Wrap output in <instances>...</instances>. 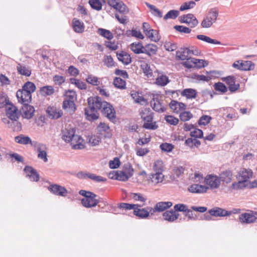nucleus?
<instances>
[{
    "label": "nucleus",
    "instance_id": "f257e3e1",
    "mask_svg": "<svg viewBox=\"0 0 257 257\" xmlns=\"http://www.w3.org/2000/svg\"><path fill=\"white\" fill-rule=\"evenodd\" d=\"M88 106L85 108L86 118L88 120H94L98 118V110L102 109L103 115L109 119L115 118V111L112 105L106 101H102L100 97H90L88 98Z\"/></svg>",
    "mask_w": 257,
    "mask_h": 257
},
{
    "label": "nucleus",
    "instance_id": "f03ea898",
    "mask_svg": "<svg viewBox=\"0 0 257 257\" xmlns=\"http://www.w3.org/2000/svg\"><path fill=\"white\" fill-rule=\"evenodd\" d=\"M62 138L66 143H70L73 149H82L84 148L83 140L75 134L74 128H66L62 131Z\"/></svg>",
    "mask_w": 257,
    "mask_h": 257
},
{
    "label": "nucleus",
    "instance_id": "7ed1b4c3",
    "mask_svg": "<svg viewBox=\"0 0 257 257\" xmlns=\"http://www.w3.org/2000/svg\"><path fill=\"white\" fill-rule=\"evenodd\" d=\"M219 12L216 8L210 9L205 16L201 25L203 28H208L212 26L217 20Z\"/></svg>",
    "mask_w": 257,
    "mask_h": 257
},
{
    "label": "nucleus",
    "instance_id": "20e7f679",
    "mask_svg": "<svg viewBox=\"0 0 257 257\" xmlns=\"http://www.w3.org/2000/svg\"><path fill=\"white\" fill-rule=\"evenodd\" d=\"M33 147L38 153V158L43 160L45 163L47 162L48 160L47 158V148L46 146L44 144L38 143L37 142H34Z\"/></svg>",
    "mask_w": 257,
    "mask_h": 257
},
{
    "label": "nucleus",
    "instance_id": "39448f33",
    "mask_svg": "<svg viewBox=\"0 0 257 257\" xmlns=\"http://www.w3.org/2000/svg\"><path fill=\"white\" fill-rule=\"evenodd\" d=\"M254 64L250 61H236L232 64V67L239 70L249 71L254 69Z\"/></svg>",
    "mask_w": 257,
    "mask_h": 257
},
{
    "label": "nucleus",
    "instance_id": "423d86ee",
    "mask_svg": "<svg viewBox=\"0 0 257 257\" xmlns=\"http://www.w3.org/2000/svg\"><path fill=\"white\" fill-rule=\"evenodd\" d=\"M141 206L136 204L134 208V214L141 219H145L149 216L150 212L152 211L153 208L147 207L145 208H141Z\"/></svg>",
    "mask_w": 257,
    "mask_h": 257
},
{
    "label": "nucleus",
    "instance_id": "0eeeda50",
    "mask_svg": "<svg viewBox=\"0 0 257 257\" xmlns=\"http://www.w3.org/2000/svg\"><path fill=\"white\" fill-rule=\"evenodd\" d=\"M16 96L19 102L23 104H28L32 100V95L28 90L20 89L17 92Z\"/></svg>",
    "mask_w": 257,
    "mask_h": 257
},
{
    "label": "nucleus",
    "instance_id": "6e6552de",
    "mask_svg": "<svg viewBox=\"0 0 257 257\" xmlns=\"http://www.w3.org/2000/svg\"><path fill=\"white\" fill-rule=\"evenodd\" d=\"M179 21L181 23H186L191 28L195 27L198 24V21L192 14L183 15L179 17Z\"/></svg>",
    "mask_w": 257,
    "mask_h": 257
},
{
    "label": "nucleus",
    "instance_id": "1a4fd4ad",
    "mask_svg": "<svg viewBox=\"0 0 257 257\" xmlns=\"http://www.w3.org/2000/svg\"><path fill=\"white\" fill-rule=\"evenodd\" d=\"M204 182L210 189H213L219 187L220 179L216 175H208L205 178Z\"/></svg>",
    "mask_w": 257,
    "mask_h": 257
},
{
    "label": "nucleus",
    "instance_id": "9d476101",
    "mask_svg": "<svg viewBox=\"0 0 257 257\" xmlns=\"http://www.w3.org/2000/svg\"><path fill=\"white\" fill-rule=\"evenodd\" d=\"M97 196L94 194L92 193V195H89L86 198H83L81 199V202L82 205L86 208H91L92 207L96 206L99 202V200H96Z\"/></svg>",
    "mask_w": 257,
    "mask_h": 257
},
{
    "label": "nucleus",
    "instance_id": "9b49d317",
    "mask_svg": "<svg viewBox=\"0 0 257 257\" xmlns=\"http://www.w3.org/2000/svg\"><path fill=\"white\" fill-rule=\"evenodd\" d=\"M109 6L121 14H125L128 10L126 6L120 0H107Z\"/></svg>",
    "mask_w": 257,
    "mask_h": 257
},
{
    "label": "nucleus",
    "instance_id": "f8f14e48",
    "mask_svg": "<svg viewBox=\"0 0 257 257\" xmlns=\"http://www.w3.org/2000/svg\"><path fill=\"white\" fill-rule=\"evenodd\" d=\"M252 176V171L251 169L242 168L237 172L236 178L237 179H240L247 183Z\"/></svg>",
    "mask_w": 257,
    "mask_h": 257
},
{
    "label": "nucleus",
    "instance_id": "ddd939ff",
    "mask_svg": "<svg viewBox=\"0 0 257 257\" xmlns=\"http://www.w3.org/2000/svg\"><path fill=\"white\" fill-rule=\"evenodd\" d=\"M48 189L53 194L60 196L65 197L68 193L67 190L64 187L57 184L50 185Z\"/></svg>",
    "mask_w": 257,
    "mask_h": 257
},
{
    "label": "nucleus",
    "instance_id": "4468645a",
    "mask_svg": "<svg viewBox=\"0 0 257 257\" xmlns=\"http://www.w3.org/2000/svg\"><path fill=\"white\" fill-rule=\"evenodd\" d=\"M208 213L212 216L215 217H225L231 214V211H228L224 209L217 207L210 209Z\"/></svg>",
    "mask_w": 257,
    "mask_h": 257
},
{
    "label": "nucleus",
    "instance_id": "2eb2a0df",
    "mask_svg": "<svg viewBox=\"0 0 257 257\" xmlns=\"http://www.w3.org/2000/svg\"><path fill=\"white\" fill-rule=\"evenodd\" d=\"M172 94L180 92L182 96L186 97L187 99L195 98L197 96V91L195 89L192 88H186L180 91L179 90H172L171 91Z\"/></svg>",
    "mask_w": 257,
    "mask_h": 257
},
{
    "label": "nucleus",
    "instance_id": "dca6fc26",
    "mask_svg": "<svg viewBox=\"0 0 257 257\" xmlns=\"http://www.w3.org/2000/svg\"><path fill=\"white\" fill-rule=\"evenodd\" d=\"M153 119V117L151 112L146 116H144L143 120L145 122L143 124V127L152 130L157 129L158 126L156 125V122H152Z\"/></svg>",
    "mask_w": 257,
    "mask_h": 257
},
{
    "label": "nucleus",
    "instance_id": "f3484780",
    "mask_svg": "<svg viewBox=\"0 0 257 257\" xmlns=\"http://www.w3.org/2000/svg\"><path fill=\"white\" fill-rule=\"evenodd\" d=\"M256 217L254 216L251 212L243 213L239 216V220L242 223L250 224L254 222L256 220Z\"/></svg>",
    "mask_w": 257,
    "mask_h": 257
},
{
    "label": "nucleus",
    "instance_id": "a211bd4d",
    "mask_svg": "<svg viewBox=\"0 0 257 257\" xmlns=\"http://www.w3.org/2000/svg\"><path fill=\"white\" fill-rule=\"evenodd\" d=\"M48 117L51 119H58L60 117L63 112L61 109L54 106H49L46 110Z\"/></svg>",
    "mask_w": 257,
    "mask_h": 257
},
{
    "label": "nucleus",
    "instance_id": "6ab92c4d",
    "mask_svg": "<svg viewBox=\"0 0 257 257\" xmlns=\"http://www.w3.org/2000/svg\"><path fill=\"white\" fill-rule=\"evenodd\" d=\"M118 60L124 65H128L132 62V58L126 52L121 51L116 53Z\"/></svg>",
    "mask_w": 257,
    "mask_h": 257
},
{
    "label": "nucleus",
    "instance_id": "aec40b11",
    "mask_svg": "<svg viewBox=\"0 0 257 257\" xmlns=\"http://www.w3.org/2000/svg\"><path fill=\"white\" fill-rule=\"evenodd\" d=\"M7 116L12 120H17L19 117L18 115V109L13 104H9L6 109Z\"/></svg>",
    "mask_w": 257,
    "mask_h": 257
},
{
    "label": "nucleus",
    "instance_id": "412c9836",
    "mask_svg": "<svg viewBox=\"0 0 257 257\" xmlns=\"http://www.w3.org/2000/svg\"><path fill=\"white\" fill-rule=\"evenodd\" d=\"M173 205V203L170 201L167 202H159L156 204L152 211L153 212H163L165 210L171 207Z\"/></svg>",
    "mask_w": 257,
    "mask_h": 257
},
{
    "label": "nucleus",
    "instance_id": "4be33fe9",
    "mask_svg": "<svg viewBox=\"0 0 257 257\" xmlns=\"http://www.w3.org/2000/svg\"><path fill=\"white\" fill-rule=\"evenodd\" d=\"M208 189V187L204 185L193 184L188 187V190L193 193H202L206 192Z\"/></svg>",
    "mask_w": 257,
    "mask_h": 257
},
{
    "label": "nucleus",
    "instance_id": "5701e85b",
    "mask_svg": "<svg viewBox=\"0 0 257 257\" xmlns=\"http://www.w3.org/2000/svg\"><path fill=\"white\" fill-rule=\"evenodd\" d=\"M170 108L174 113H178L180 111L185 110L186 105L182 102H179L176 100H172L169 104Z\"/></svg>",
    "mask_w": 257,
    "mask_h": 257
},
{
    "label": "nucleus",
    "instance_id": "b1692460",
    "mask_svg": "<svg viewBox=\"0 0 257 257\" xmlns=\"http://www.w3.org/2000/svg\"><path fill=\"white\" fill-rule=\"evenodd\" d=\"M179 214L175 212L174 210L171 209L165 211L163 214L164 220L169 222H173L179 217Z\"/></svg>",
    "mask_w": 257,
    "mask_h": 257
},
{
    "label": "nucleus",
    "instance_id": "393cba45",
    "mask_svg": "<svg viewBox=\"0 0 257 257\" xmlns=\"http://www.w3.org/2000/svg\"><path fill=\"white\" fill-rule=\"evenodd\" d=\"M63 108L70 113H73L76 110L74 101L70 100H64L63 102Z\"/></svg>",
    "mask_w": 257,
    "mask_h": 257
},
{
    "label": "nucleus",
    "instance_id": "a878e982",
    "mask_svg": "<svg viewBox=\"0 0 257 257\" xmlns=\"http://www.w3.org/2000/svg\"><path fill=\"white\" fill-rule=\"evenodd\" d=\"M15 141L16 143L26 145L28 144H31L32 146H33V144L34 142H32L31 138L28 136H26L24 135H20L18 136H16L15 138Z\"/></svg>",
    "mask_w": 257,
    "mask_h": 257
},
{
    "label": "nucleus",
    "instance_id": "bb28decb",
    "mask_svg": "<svg viewBox=\"0 0 257 257\" xmlns=\"http://www.w3.org/2000/svg\"><path fill=\"white\" fill-rule=\"evenodd\" d=\"M151 105L152 108L156 111L163 112L165 111V107L158 98H154L151 101Z\"/></svg>",
    "mask_w": 257,
    "mask_h": 257
},
{
    "label": "nucleus",
    "instance_id": "cd10ccee",
    "mask_svg": "<svg viewBox=\"0 0 257 257\" xmlns=\"http://www.w3.org/2000/svg\"><path fill=\"white\" fill-rule=\"evenodd\" d=\"M72 27L74 31L78 33H82L85 28L83 23L76 18H74L72 20Z\"/></svg>",
    "mask_w": 257,
    "mask_h": 257
},
{
    "label": "nucleus",
    "instance_id": "c85d7f7f",
    "mask_svg": "<svg viewBox=\"0 0 257 257\" xmlns=\"http://www.w3.org/2000/svg\"><path fill=\"white\" fill-rule=\"evenodd\" d=\"M232 177V172L229 170H226L220 173L219 179L223 182L229 183L231 181Z\"/></svg>",
    "mask_w": 257,
    "mask_h": 257
},
{
    "label": "nucleus",
    "instance_id": "c756f323",
    "mask_svg": "<svg viewBox=\"0 0 257 257\" xmlns=\"http://www.w3.org/2000/svg\"><path fill=\"white\" fill-rule=\"evenodd\" d=\"M164 178V175L163 173L155 172L150 175V179L151 182L156 185L159 183H161Z\"/></svg>",
    "mask_w": 257,
    "mask_h": 257
},
{
    "label": "nucleus",
    "instance_id": "7c9ffc66",
    "mask_svg": "<svg viewBox=\"0 0 257 257\" xmlns=\"http://www.w3.org/2000/svg\"><path fill=\"white\" fill-rule=\"evenodd\" d=\"M113 176L110 178L112 179L117 180L121 181H126L130 178L129 176L123 171H117L112 173Z\"/></svg>",
    "mask_w": 257,
    "mask_h": 257
},
{
    "label": "nucleus",
    "instance_id": "2f4dec72",
    "mask_svg": "<svg viewBox=\"0 0 257 257\" xmlns=\"http://www.w3.org/2000/svg\"><path fill=\"white\" fill-rule=\"evenodd\" d=\"M23 111L24 117L26 118L30 119L32 118L34 115L35 109L33 106L28 104H23Z\"/></svg>",
    "mask_w": 257,
    "mask_h": 257
},
{
    "label": "nucleus",
    "instance_id": "473e14b6",
    "mask_svg": "<svg viewBox=\"0 0 257 257\" xmlns=\"http://www.w3.org/2000/svg\"><path fill=\"white\" fill-rule=\"evenodd\" d=\"M169 82L168 77L163 74H159L156 80V83L159 86H164Z\"/></svg>",
    "mask_w": 257,
    "mask_h": 257
},
{
    "label": "nucleus",
    "instance_id": "72a5a7b5",
    "mask_svg": "<svg viewBox=\"0 0 257 257\" xmlns=\"http://www.w3.org/2000/svg\"><path fill=\"white\" fill-rule=\"evenodd\" d=\"M145 34L151 41L157 42L160 40L159 33L157 30L151 29Z\"/></svg>",
    "mask_w": 257,
    "mask_h": 257
},
{
    "label": "nucleus",
    "instance_id": "f704fd0d",
    "mask_svg": "<svg viewBox=\"0 0 257 257\" xmlns=\"http://www.w3.org/2000/svg\"><path fill=\"white\" fill-rule=\"evenodd\" d=\"M130 48L135 54L144 53V47L141 43H133L131 45Z\"/></svg>",
    "mask_w": 257,
    "mask_h": 257
},
{
    "label": "nucleus",
    "instance_id": "c9c22d12",
    "mask_svg": "<svg viewBox=\"0 0 257 257\" xmlns=\"http://www.w3.org/2000/svg\"><path fill=\"white\" fill-rule=\"evenodd\" d=\"M197 38L200 40L205 42L209 44H213L216 45H219L221 42L217 40L213 39L204 35H198L196 36Z\"/></svg>",
    "mask_w": 257,
    "mask_h": 257
},
{
    "label": "nucleus",
    "instance_id": "e433bc0d",
    "mask_svg": "<svg viewBox=\"0 0 257 257\" xmlns=\"http://www.w3.org/2000/svg\"><path fill=\"white\" fill-rule=\"evenodd\" d=\"M18 72L21 75L29 76L31 74V70L25 66L19 64L17 65Z\"/></svg>",
    "mask_w": 257,
    "mask_h": 257
},
{
    "label": "nucleus",
    "instance_id": "4c0bfd02",
    "mask_svg": "<svg viewBox=\"0 0 257 257\" xmlns=\"http://www.w3.org/2000/svg\"><path fill=\"white\" fill-rule=\"evenodd\" d=\"M143 51L144 53L150 56L152 54H156L157 52V46L153 44H148L146 45Z\"/></svg>",
    "mask_w": 257,
    "mask_h": 257
},
{
    "label": "nucleus",
    "instance_id": "58836bf2",
    "mask_svg": "<svg viewBox=\"0 0 257 257\" xmlns=\"http://www.w3.org/2000/svg\"><path fill=\"white\" fill-rule=\"evenodd\" d=\"M98 33L108 40H111L113 38V34L110 31L103 28H99Z\"/></svg>",
    "mask_w": 257,
    "mask_h": 257
},
{
    "label": "nucleus",
    "instance_id": "ea45409f",
    "mask_svg": "<svg viewBox=\"0 0 257 257\" xmlns=\"http://www.w3.org/2000/svg\"><path fill=\"white\" fill-rule=\"evenodd\" d=\"M164 169V165L163 161L161 160H158L155 161L153 165V170L155 172L163 173Z\"/></svg>",
    "mask_w": 257,
    "mask_h": 257
},
{
    "label": "nucleus",
    "instance_id": "a19ab883",
    "mask_svg": "<svg viewBox=\"0 0 257 257\" xmlns=\"http://www.w3.org/2000/svg\"><path fill=\"white\" fill-rule=\"evenodd\" d=\"M40 92L42 95H51L54 93V89L52 86H45L40 88Z\"/></svg>",
    "mask_w": 257,
    "mask_h": 257
},
{
    "label": "nucleus",
    "instance_id": "79ce46f5",
    "mask_svg": "<svg viewBox=\"0 0 257 257\" xmlns=\"http://www.w3.org/2000/svg\"><path fill=\"white\" fill-rule=\"evenodd\" d=\"M104 0H89V4L91 7L97 11H99L102 9V3Z\"/></svg>",
    "mask_w": 257,
    "mask_h": 257
},
{
    "label": "nucleus",
    "instance_id": "37998d69",
    "mask_svg": "<svg viewBox=\"0 0 257 257\" xmlns=\"http://www.w3.org/2000/svg\"><path fill=\"white\" fill-rule=\"evenodd\" d=\"M145 4L147 7L150 9L153 15L159 18H162L163 17L162 12L158 9L156 8L155 6L151 5L147 2Z\"/></svg>",
    "mask_w": 257,
    "mask_h": 257
},
{
    "label": "nucleus",
    "instance_id": "c03bdc74",
    "mask_svg": "<svg viewBox=\"0 0 257 257\" xmlns=\"http://www.w3.org/2000/svg\"><path fill=\"white\" fill-rule=\"evenodd\" d=\"M145 4L147 7L150 9L153 15L159 18H162L163 17L162 12L158 9L156 8L155 6L151 5L147 2Z\"/></svg>",
    "mask_w": 257,
    "mask_h": 257
},
{
    "label": "nucleus",
    "instance_id": "a18cd8bd",
    "mask_svg": "<svg viewBox=\"0 0 257 257\" xmlns=\"http://www.w3.org/2000/svg\"><path fill=\"white\" fill-rule=\"evenodd\" d=\"M179 15V11L178 10H172L169 11L164 16V20H167L168 19L174 20L177 18Z\"/></svg>",
    "mask_w": 257,
    "mask_h": 257
},
{
    "label": "nucleus",
    "instance_id": "49530a36",
    "mask_svg": "<svg viewBox=\"0 0 257 257\" xmlns=\"http://www.w3.org/2000/svg\"><path fill=\"white\" fill-rule=\"evenodd\" d=\"M113 84L116 88L119 89H124L125 88L126 82L120 77H116L114 79Z\"/></svg>",
    "mask_w": 257,
    "mask_h": 257
},
{
    "label": "nucleus",
    "instance_id": "de8ad7c7",
    "mask_svg": "<svg viewBox=\"0 0 257 257\" xmlns=\"http://www.w3.org/2000/svg\"><path fill=\"white\" fill-rule=\"evenodd\" d=\"M103 61L104 62V64L107 67L110 68L115 66V63L114 62L112 57L110 55L104 56Z\"/></svg>",
    "mask_w": 257,
    "mask_h": 257
},
{
    "label": "nucleus",
    "instance_id": "09e8293b",
    "mask_svg": "<svg viewBox=\"0 0 257 257\" xmlns=\"http://www.w3.org/2000/svg\"><path fill=\"white\" fill-rule=\"evenodd\" d=\"M22 89L28 90V91H29V93L32 95V93L36 90V86L33 82L28 81L24 85Z\"/></svg>",
    "mask_w": 257,
    "mask_h": 257
},
{
    "label": "nucleus",
    "instance_id": "8fccbe9b",
    "mask_svg": "<svg viewBox=\"0 0 257 257\" xmlns=\"http://www.w3.org/2000/svg\"><path fill=\"white\" fill-rule=\"evenodd\" d=\"M70 82L71 84H75L76 86L80 89H85L86 88V84L79 79L71 78L70 79Z\"/></svg>",
    "mask_w": 257,
    "mask_h": 257
},
{
    "label": "nucleus",
    "instance_id": "3c124183",
    "mask_svg": "<svg viewBox=\"0 0 257 257\" xmlns=\"http://www.w3.org/2000/svg\"><path fill=\"white\" fill-rule=\"evenodd\" d=\"M238 181L237 182H234L232 184V188L234 189H244L247 187L246 182L241 180L240 179H237Z\"/></svg>",
    "mask_w": 257,
    "mask_h": 257
},
{
    "label": "nucleus",
    "instance_id": "603ef678",
    "mask_svg": "<svg viewBox=\"0 0 257 257\" xmlns=\"http://www.w3.org/2000/svg\"><path fill=\"white\" fill-rule=\"evenodd\" d=\"M214 88L216 91L224 93L227 91V88L222 82L215 83L214 84Z\"/></svg>",
    "mask_w": 257,
    "mask_h": 257
},
{
    "label": "nucleus",
    "instance_id": "864d4df0",
    "mask_svg": "<svg viewBox=\"0 0 257 257\" xmlns=\"http://www.w3.org/2000/svg\"><path fill=\"white\" fill-rule=\"evenodd\" d=\"M176 57L178 59L182 60H188L190 58L187 55V51L185 50L184 48L181 51H177Z\"/></svg>",
    "mask_w": 257,
    "mask_h": 257
},
{
    "label": "nucleus",
    "instance_id": "5fc2aeb1",
    "mask_svg": "<svg viewBox=\"0 0 257 257\" xmlns=\"http://www.w3.org/2000/svg\"><path fill=\"white\" fill-rule=\"evenodd\" d=\"M195 2L193 1L188 2H185L181 6L179 10L180 11H184L186 10L193 8L195 6Z\"/></svg>",
    "mask_w": 257,
    "mask_h": 257
},
{
    "label": "nucleus",
    "instance_id": "6e6d98bb",
    "mask_svg": "<svg viewBox=\"0 0 257 257\" xmlns=\"http://www.w3.org/2000/svg\"><path fill=\"white\" fill-rule=\"evenodd\" d=\"M211 119L212 117L211 116L207 115H203L200 117L198 121V123L200 125H206L210 122Z\"/></svg>",
    "mask_w": 257,
    "mask_h": 257
},
{
    "label": "nucleus",
    "instance_id": "4d7b16f0",
    "mask_svg": "<svg viewBox=\"0 0 257 257\" xmlns=\"http://www.w3.org/2000/svg\"><path fill=\"white\" fill-rule=\"evenodd\" d=\"M181 121H186L193 117V114L190 111H184L180 113L179 115Z\"/></svg>",
    "mask_w": 257,
    "mask_h": 257
},
{
    "label": "nucleus",
    "instance_id": "13d9d810",
    "mask_svg": "<svg viewBox=\"0 0 257 257\" xmlns=\"http://www.w3.org/2000/svg\"><path fill=\"white\" fill-rule=\"evenodd\" d=\"M191 62H193V63H194V66L195 67H197L199 68L204 67L205 66V64H206V65H207L206 62L202 59L192 58L191 59Z\"/></svg>",
    "mask_w": 257,
    "mask_h": 257
},
{
    "label": "nucleus",
    "instance_id": "bf43d9fd",
    "mask_svg": "<svg viewBox=\"0 0 257 257\" xmlns=\"http://www.w3.org/2000/svg\"><path fill=\"white\" fill-rule=\"evenodd\" d=\"M164 47L166 50L169 52L174 51L177 49V44L171 42H166L164 45Z\"/></svg>",
    "mask_w": 257,
    "mask_h": 257
},
{
    "label": "nucleus",
    "instance_id": "052dcab7",
    "mask_svg": "<svg viewBox=\"0 0 257 257\" xmlns=\"http://www.w3.org/2000/svg\"><path fill=\"white\" fill-rule=\"evenodd\" d=\"M86 81L88 83L93 85H98L99 83L98 78L92 75H88L87 78L86 79Z\"/></svg>",
    "mask_w": 257,
    "mask_h": 257
},
{
    "label": "nucleus",
    "instance_id": "680f3d73",
    "mask_svg": "<svg viewBox=\"0 0 257 257\" xmlns=\"http://www.w3.org/2000/svg\"><path fill=\"white\" fill-rule=\"evenodd\" d=\"M174 211L185 212L188 211V206L184 204H177L174 206Z\"/></svg>",
    "mask_w": 257,
    "mask_h": 257
},
{
    "label": "nucleus",
    "instance_id": "e2e57ef3",
    "mask_svg": "<svg viewBox=\"0 0 257 257\" xmlns=\"http://www.w3.org/2000/svg\"><path fill=\"white\" fill-rule=\"evenodd\" d=\"M160 149L162 151L166 152H170L172 151L174 148V146L171 144L169 143H163L160 146Z\"/></svg>",
    "mask_w": 257,
    "mask_h": 257
},
{
    "label": "nucleus",
    "instance_id": "0e129e2a",
    "mask_svg": "<svg viewBox=\"0 0 257 257\" xmlns=\"http://www.w3.org/2000/svg\"><path fill=\"white\" fill-rule=\"evenodd\" d=\"M165 119L167 122L171 125H176L179 122V119L172 115L166 116Z\"/></svg>",
    "mask_w": 257,
    "mask_h": 257
},
{
    "label": "nucleus",
    "instance_id": "69168bd1",
    "mask_svg": "<svg viewBox=\"0 0 257 257\" xmlns=\"http://www.w3.org/2000/svg\"><path fill=\"white\" fill-rule=\"evenodd\" d=\"M203 133L202 130L199 128H194L190 133V136L194 138H201L203 137Z\"/></svg>",
    "mask_w": 257,
    "mask_h": 257
},
{
    "label": "nucleus",
    "instance_id": "338daca9",
    "mask_svg": "<svg viewBox=\"0 0 257 257\" xmlns=\"http://www.w3.org/2000/svg\"><path fill=\"white\" fill-rule=\"evenodd\" d=\"M174 29L179 32L185 34H189L191 32V29L183 26L176 25L174 26Z\"/></svg>",
    "mask_w": 257,
    "mask_h": 257
},
{
    "label": "nucleus",
    "instance_id": "774afa93",
    "mask_svg": "<svg viewBox=\"0 0 257 257\" xmlns=\"http://www.w3.org/2000/svg\"><path fill=\"white\" fill-rule=\"evenodd\" d=\"M65 96L66 97V99L74 101L76 98V94L74 91L69 90L66 92Z\"/></svg>",
    "mask_w": 257,
    "mask_h": 257
}]
</instances>
